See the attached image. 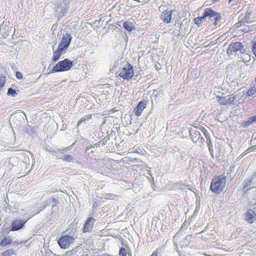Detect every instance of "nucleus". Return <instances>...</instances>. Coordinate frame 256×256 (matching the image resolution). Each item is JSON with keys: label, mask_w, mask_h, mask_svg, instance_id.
<instances>
[{"label": "nucleus", "mask_w": 256, "mask_h": 256, "mask_svg": "<svg viewBox=\"0 0 256 256\" xmlns=\"http://www.w3.org/2000/svg\"><path fill=\"white\" fill-rule=\"evenodd\" d=\"M16 94V91L12 88H9L8 91V94L9 96H15Z\"/></svg>", "instance_id": "26"}, {"label": "nucleus", "mask_w": 256, "mask_h": 256, "mask_svg": "<svg viewBox=\"0 0 256 256\" xmlns=\"http://www.w3.org/2000/svg\"><path fill=\"white\" fill-rule=\"evenodd\" d=\"M147 104L148 101L146 100H143L140 102L136 107L134 110L135 114L138 116H140L143 110L146 108Z\"/></svg>", "instance_id": "9"}, {"label": "nucleus", "mask_w": 256, "mask_h": 256, "mask_svg": "<svg viewBox=\"0 0 256 256\" xmlns=\"http://www.w3.org/2000/svg\"><path fill=\"white\" fill-rule=\"evenodd\" d=\"M119 255H120V256H127L126 250L124 248L122 247L120 248V251H119Z\"/></svg>", "instance_id": "23"}, {"label": "nucleus", "mask_w": 256, "mask_h": 256, "mask_svg": "<svg viewBox=\"0 0 256 256\" xmlns=\"http://www.w3.org/2000/svg\"><path fill=\"white\" fill-rule=\"evenodd\" d=\"M16 78L18 80H21L22 78V75L21 72H16Z\"/></svg>", "instance_id": "29"}, {"label": "nucleus", "mask_w": 256, "mask_h": 256, "mask_svg": "<svg viewBox=\"0 0 256 256\" xmlns=\"http://www.w3.org/2000/svg\"><path fill=\"white\" fill-rule=\"evenodd\" d=\"M71 40V35L70 34L66 33L62 36L58 46L66 50L70 44Z\"/></svg>", "instance_id": "7"}, {"label": "nucleus", "mask_w": 256, "mask_h": 256, "mask_svg": "<svg viewBox=\"0 0 256 256\" xmlns=\"http://www.w3.org/2000/svg\"><path fill=\"white\" fill-rule=\"evenodd\" d=\"M92 118V116L91 114H88L86 115V116L82 118L78 122L76 126L77 127H78L82 122L86 121V120H90Z\"/></svg>", "instance_id": "16"}, {"label": "nucleus", "mask_w": 256, "mask_h": 256, "mask_svg": "<svg viewBox=\"0 0 256 256\" xmlns=\"http://www.w3.org/2000/svg\"><path fill=\"white\" fill-rule=\"evenodd\" d=\"M20 243L18 242H13L10 236H5L4 238L0 242V246L4 247L8 245L11 244H18Z\"/></svg>", "instance_id": "13"}, {"label": "nucleus", "mask_w": 256, "mask_h": 256, "mask_svg": "<svg viewBox=\"0 0 256 256\" xmlns=\"http://www.w3.org/2000/svg\"><path fill=\"white\" fill-rule=\"evenodd\" d=\"M244 48V46L240 42H235L232 43L230 44L227 49L226 52L230 56L236 53L238 50H240Z\"/></svg>", "instance_id": "5"}, {"label": "nucleus", "mask_w": 256, "mask_h": 256, "mask_svg": "<svg viewBox=\"0 0 256 256\" xmlns=\"http://www.w3.org/2000/svg\"><path fill=\"white\" fill-rule=\"evenodd\" d=\"M256 92V88L254 86H252L248 89V90L246 94L247 96H250L254 95Z\"/></svg>", "instance_id": "20"}, {"label": "nucleus", "mask_w": 256, "mask_h": 256, "mask_svg": "<svg viewBox=\"0 0 256 256\" xmlns=\"http://www.w3.org/2000/svg\"><path fill=\"white\" fill-rule=\"evenodd\" d=\"M194 126L196 128H200V130L202 131V132L204 133V134L206 137L208 132L207 130L204 126H199V125H198V126Z\"/></svg>", "instance_id": "24"}, {"label": "nucleus", "mask_w": 256, "mask_h": 256, "mask_svg": "<svg viewBox=\"0 0 256 256\" xmlns=\"http://www.w3.org/2000/svg\"><path fill=\"white\" fill-rule=\"evenodd\" d=\"M204 16H205V18H206L207 16H209L210 18H213L218 14V12L213 10L211 8H206L204 10Z\"/></svg>", "instance_id": "15"}, {"label": "nucleus", "mask_w": 256, "mask_h": 256, "mask_svg": "<svg viewBox=\"0 0 256 256\" xmlns=\"http://www.w3.org/2000/svg\"><path fill=\"white\" fill-rule=\"evenodd\" d=\"M76 237L74 236L64 235L61 236L58 240V243L61 248L66 249L74 242Z\"/></svg>", "instance_id": "4"}, {"label": "nucleus", "mask_w": 256, "mask_h": 256, "mask_svg": "<svg viewBox=\"0 0 256 256\" xmlns=\"http://www.w3.org/2000/svg\"><path fill=\"white\" fill-rule=\"evenodd\" d=\"M256 218V214L253 210H249L246 212V219L248 222L252 224Z\"/></svg>", "instance_id": "14"}, {"label": "nucleus", "mask_w": 256, "mask_h": 256, "mask_svg": "<svg viewBox=\"0 0 256 256\" xmlns=\"http://www.w3.org/2000/svg\"><path fill=\"white\" fill-rule=\"evenodd\" d=\"M255 82H256V78H255Z\"/></svg>", "instance_id": "34"}, {"label": "nucleus", "mask_w": 256, "mask_h": 256, "mask_svg": "<svg viewBox=\"0 0 256 256\" xmlns=\"http://www.w3.org/2000/svg\"><path fill=\"white\" fill-rule=\"evenodd\" d=\"M100 256H112L111 255H110V254H101Z\"/></svg>", "instance_id": "31"}, {"label": "nucleus", "mask_w": 256, "mask_h": 256, "mask_svg": "<svg viewBox=\"0 0 256 256\" xmlns=\"http://www.w3.org/2000/svg\"><path fill=\"white\" fill-rule=\"evenodd\" d=\"M66 50L60 47L58 48L57 50L54 52L52 60L53 62H56L61 56L66 52Z\"/></svg>", "instance_id": "12"}, {"label": "nucleus", "mask_w": 256, "mask_h": 256, "mask_svg": "<svg viewBox=\"0 0 256 256\" xmlns=\"http://www.w3.org/2000/svg\"><path fill=\"white\" fill-rule=\"evenodd\" d=\"M215 16H216V18H215V21H214V24H216V22H218L220 20L221 16H220V14H219L218 13V14L216 15Z\"/></svg>", "instance_id": "28"}, {"label": "nucleus", "mask_w": 256, "mask_h": 256, "mask_svg": "<svg viewBox=\"0 0 256 256\" xmlns=\"http://www.w3.org/2000/svg\"><path fill=\"white\" fill-rule=\"evenodd\" d=\"M5 82V78L4 76H0V89L4 86Z\"/></svg>", "instance_id": "27"}, {"label": "nucleus", "mask_w": 256, "mask_h": 256, "mask_svg": "<svg viewBox=\"0 0 256 256\" xmlns=\"http://www.w3.org/2000/svg\"><path fill=\"white\" fill-rule=\"evenodd\" d=\"M252 52L256 57V40L252 41Z\"/></svg>", "instance_id": "25"}, {"label": "nucleus", "mask_w": 256, "mask_h": 256, "mask_svg": "<svg viewBox=\"0 0 256 256\" xmlns=\"http://www.w3.org/2000/svg\"><path fill=\"white\" fill-rule=\"evenodd\" d=\"M173 13V10H166L162 12L160 14L161 20L165 23H170L172 20V16Z\"/></svg>", "instance_id": "10"}, {"label": "nucleus", "mask_w": 256, "mask_h": 256, "mask_svg": "<svg viewBox=\"0 0 256 256\" xmlns=\"http://www.w3.org/2000/svg\"><path fill=\"white\" fill-rule=\"evenodd\" d=\"M218 102L221 105L231 104L236 100V98L232 95H229L227 96H217Z\"/></svg>", "instance_id": "6"}, {"label": "nucleus", "mask_w": 256, "mask_h": 256, "mask_svg": "<svg viewBox=\"0 0 256 256\" xmlns=\"http://www.w3.org/2000/svg\"><path fill=\"white\" fill-rule=\"evenodd\" d=\"M62 160L66 162H71L72 160V157L70 154H67L61 158Z\"/></svg>", "instance_id": "22"}, {"label": "nucleus", "mask_w": 256, "mask_h": 256, "mask_svg": "<svg viewBox=\"0 0 256 256\" xmlns=\"http://www.w3.org/2000/svg\"><path fill=\"white\" fill-rule=\"evenodd\" d=\"M44 256H55V255L54 254H50V255L45 254Z\"/></svg>", "instance_id": "32"}, {"label": "nucleus", "mask_w": 256, "mask_h": 256, "mask_svg": "<svg viewBox=\"0 0 256 256\" xmlns=\"http://www.w3.org/2000/svg\"><path fill=\"white\" fill-rule=\"evenodd\" d=\"M119 76L124 80H132L134 75V66L130 62H127L118 71Z\"/></svg>", "instance_id": "2"}, {"label": "nucleus", "mask_w": 256, "mask_h": 256, "mask_svg": "<svg viewBox=\"0 0 256 256\" xmlns=\"http://www.w3.org/2000/svg\"><path fill=\"white\" fill-rule=\"evenodd\" d=\"M205 16H204V14L202 16L197 17L194 19V21L196 24L197 25H199L201 24L202 21L205 18Z\"/></svg>", "instance_id": "21"}, {"label": "nucleus", "mask_w": 256, "mask_h": 256, "mask_svg": "<svg viewBox=\"0 0 256 256\" xmlns=\"http://www.w3.org/2000/svg\"><path fill=\"white\" fill-rule=\"evenodd\" d=\"M123 26L128 32H131L134 28L132 24L128 22H124L123 24Z\"/></svg>", "instance_id": "17"}, {"label": "nucleus", "mask_w": 256, "mask_h": 256, "mask_svg": "<svg viewBox=\"0 0 256 256\" xmlns=\"http://www.w3.org/2000/svg\"><path fill=\"white\" fill-rule=\"evenodd\" d=\"M73 66V62L68 58L58 62L52 68L53 72H66L70 70Z\"/></svg>", "instance_id": "3"}, {"label": "nucleus", "mask_w": 256, "mask_h": 256, "mask_svg": "<svg viewBox=\"0 0 256 256\" xmlns=\"http://www.w3.org/2000/svg\"><path fill=\"white\" fill-rule=\"evenodd\" d=\"M54 200V202H56V201H57V200H56V199H54V200Z\"/></svg>", "instance_id": "33"}, {"label": "nucleus", "mask_w": 256, "mask_h": 256, "mask_svg": "<svg viewBox=\"0 0 256 256\" xmlns=\"http://www.w3.org/2000/svg\"><path fill=\"white\" fill-rule=\"evenodd\" d=\"M26 220H15L12 221L11 226V231H16L21 229L25 224Z\"/></svg>", "instance_id": "8"}, {"label": "nucleus", "mask_w": 256, "mask_h": 256, "mask_svg": "<svg viewBox=\"0 0 256 256\" xmlns=\"http://www.w3.org/2000/svg\"><path fill=\"white\" fill-rule=\"evenodd\" d=\"M256 121V114L250 117L248 121L245 122H244L242 124V125L244 127H246V126L250 125L252 122Z\"/></svg>", "instance_id": "18"}, {"label": "nucleus", "mask_w": 256, "mask_h": 256, "mask_svg": "<svg viewBox=\"0 0 256 256\" xmlns=\"http://www.w3.org/2000/svg\"><path fill=\"white\" fill-rule=\"evenodd\" d=\"M95 219L92 218H89L84 224L83 228V232H90L93 228V225L95 222Z\"/></svg>", "instance_id": "11"}, {"label": "nucleus", "mask_w": 256, "mask_h": 256, "mask_svg": "<svg viewBox=\"0 0 256 256\" xmlns=\"http://www.w3.org/2000/svg\"><path fill=\"white\" fill-rule=\"evenodd\" d=\"M160 250L158 248L152 252L150 256H158V254L160 253Z\"/></svg>", "instance_id": "30"}, {"label": "nucleus", "mask_w": 256, "mask_h": 256, "mask_svg": "<svg viewBox=\"0 0 256 256\" xmlns=\"http://www.w3.org/2000/svg\"><path fill=\"white\" fill-rule=\"evenodd\" d=\"M226 177L224 175L215 176L212 180L210 190L214 194H219L225 188Z\"/></svg>", "instance_id": "1"}, {"label": "nucleus", "mask_w": 256, "mask_h": 256, "mask_svg": "<svg viewBox=\"0 0 256 256\" xmlns=\"http://www.w3.org/2000/svg\"><path fill=\"white\" fill-rule=\"evenodd\" d=\"M16 254V251L14 249L10 248L4 251L2 254L1 256H11Z\"/></svg>", "instance_id": "19"}]
</instances>
